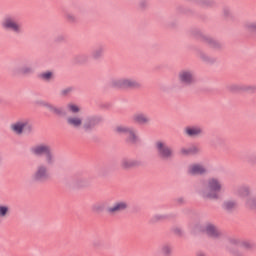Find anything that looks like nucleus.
<instances>
[{
    "instance_id": "nucleus-1",
    "label": "nucleus",
    "mask_w": 256,
    "mask_h": 256,
    "mask_svg": "<svg viewBox=\"0 0 256 256\" xmlns=\"http://www.w3.org/2000/svg\"><path fill=\"white\" fill-rule=\"evenodd\" d=\"M223 191V181L219 178H209L206 181L205 188L199 190L204 199H219V193Z\"/></svg>"
},
{
    "instance_id": "nucleus-2",
    "label": "nucleus",
    "mask_w": 256,
    "mask_h": 256,
    "mask_svg": "<svg viewBox=\"0 0 256 256\" xmlns=\"http://www.w3.org/2000/svg\"><path fill=\"white\" fill-rule=\"evenodd\" d=\"M31 153L33 155H44V163L46 165L55 164V154L51 151V146L48 144H38L31 148Z\"/></svg>"
},
{
    "instance_id": "nucleus-3",
    "label": "nucleus",
    "mask_w": 256,
    "mask_h": 256,
    "mask_svg": "<svg viewBox=\"0 0 256 256\" xmlns=\"http://www.w3.org/2000/svg\"><path fill=\"white\" fill-rule=\"evenodd\" d=\"M1 27L4 31H11L15 35L23 33V25L17 22L13 16H6L1 22Z\"/></svg>"
},
{
    "instance_id": "nucleus-4",
    "label": "nucleus",
    "mask_w": 256,
    "mask_h": 256,
    "mask_svg": "<svg viewBox=\"0 0 256 256\" xmlns=\"http://www.w3.org/2000/svg\"><path fill=\"white\" fill-rule=\"evenodd\" d=\"M111 85L115 89H139L141 83L131 78H117L111 81Z\"/></svg>"
},
{
    "instance_id": "nucleus-5",
    "label": "nucleus",
    "mask_w": 256,
    "mask_h": 256,
    "mask_svg": "<svg viewBox=\"0 0 256 256\" xmlns=\"http://www.w3.org/2000/svg\"><path fill=\"white\" fill-rule=\"evenodd\" d=\"M115 133H119L123 135L125 133L128 134V143H139V134H137V130L131 126L118 125L114 128Z\"/></svg>"
},
{
    "instance_id": "nucleus-6",
    "label": "nucleus",
    "mask_w": 256,
    "mask_h": 256,
    "mask_svg": "<svg viewBox=\"0 0 256 256\" xmlns=\"http://www.w3.org/2000/svg\"><path fill=\"white\" fill-rule=\"evenodd\" d=\"M51 165H48L44 162V164H40L37 166L36 171L32 175L33 181H36L37 183H41L43 181H47L51 177V174L49 173V167Z\"/></svg>"
},
{
    "instance_id": "nucleus-7",
    "label": "nucleus",
    "mask_w": 256,
    "mask_h": 256,
    "mask_svg": "<svg viewBox=\"0 0 256 256\" xmlns=\"http://www.w3.org/2000/svg\"><path fill=\"white\" fill-rule=\"evenodd\" d=\"M178 81L182 85H193L196 81L195 71L191 69H182L178 72Z\"/></svg>"
},
{
    "instance_id": "nucleus-8",
    "label": "nucleus",
    "mask_w": 256,
    "mask_h": 256,
    "mask_svg": "<svg viewBox=\"0 0 256 256\" xmlns=\"http://www.w3.org/2000/svg\"><path fill=\"white\" fill-rule=\"evenodd\" d=\"M155 149L158 151L161 159H172L174 153L173 149L167 145L164 141H157L155 143Z\"/></svg>"
},
{
    "instance_id": "nucleus-9",
    "label": "nucleus",
    "mask_w": 256,
    "mask_h": 256,
    "mask_svg": "<svg viewBox=\"0 0 256 256\" xmlns=\"http://www.w3.org/2000/svg\"><path fill=\"white\" fill-rule=\"evenodd\" d=\"M11 71L13 75H31L33 74V67L23 62H16Z\"/></svg>"
},
{
    "instance_id": "nucleus-10",
    "label": "nucleus",
    "mask_w": 256,
    "mask_h": 256,
    "mask_svg": "<svg viewBox=\"0 0 256 256\" xmlns=\"http://www.w3.org/2000/svg\"><path fill=\"white\" fill-rule=\"evenodd\" d=\"M239 195L245 199L246 206L249 207V209H256V196H251V190L248 187L241 188Z\"/></svg>"
},
{
    "instance_id": "nucleus-11",
    "label": "nucleus",
    "mask_w": 256,
    "mask_h": 256,
    "mask_svg": "<svg viewBox=\"0 0 256 256\" xmlns=\"http://www.w3.org/2000/svg\"><path fill=\"white\" fill-rule=\"evenodd\" d=\"M27 125H29L27 120H18L10 125V131H12L14 135L21 137V135L25 133Z\"/></svg>"
},
{
    "instance_id": "nucleus-12",
    "label": "nucleus",
    "mask_w": 256,
    "mask_h": 256,
    "mask_svg": "<svg viewBox=\"0 0 256 256\" xmlns=\"http://www.w3.org/2000/svg\"><path fill=\"white\" fill-rule=\"evenodd\" d=\"M83 117L79 115L69 116L66 119V123L72 129H83Z\"/></svg>"
},
{
    "instance_id": "nucleus-13",
    "label": "nucleus",
    "mask_w": 256,
    "mask_h": 256,
    "mask_svg": "<svg viewBox=\"0 0 256 256\" xmlns=\"http://www.w3.org/2000/svg\"><path fill=\"white\" fill-rule=\"evenodd\" d=\"M184 135H186V137H191L192 139L201 137V135H203V128L201 126H187L184 129Z\"/></svg>"
},
{
    "instance_id": "nucleus-14",
    "label": "nucleus",
    "mask_w": 256,
    "mask_h": 256,
    "mask_svg": "<svg viewBox=\"0 0 256 256\" xmlns=\"http://www.w3.org/2000/svg\"><path fill=\"white\" fill-rule=\"evenodd\" d=\"M188 173L190 175H205L207 173V167L203 164H192L188 167Z\"/></svg>"
},
{
    "instance_id": "nucleus-15",
    "label": "nucleus",
    "mask_w": 256,
    "mask_h": 256,
    "mask_svg": "<svg viewBox=\"0 0 256 256\" xmlns=\"http://www.w3.org/2000/svg\"><path fill=\"white\" fill-rule=\"evenodd\" d=\"M129 207V204L125 201H118L115 202L112 206L108 207L107 211L108 213L115 214V213H121V211H125Z\"/></svg>"
},
{
    "instance_id": "nucleus-16",
    "label": "nucleus",
    "mask_w": 256,
    "mask_h": 256,
    "mask_svg": "<svg viewBox=\"0 0 256 256\" xmlns=\"http://www.w3.org/2000/svg\"><path fill=\"white\" fill-rule=\"evenodd\" d=\"M132 121L137 123V125H149V123H151V118L144 113L138 112L132 116Z\"/></svg>"
},
{
    "instance_id": "nucleus-17",
    "label": "nucleus",
    "mask_w": 256,
    "mask_h": 256,
    "mask_svg": "<svg viewBox=\"0 0 256 256\" xmlns=\"http://www.w3.org/2000/svg\"><path fill=\"white\" fill-rule=\"evenodd\" d=\"M204 233L208 235V237H211L212 239H217L218 237H221V231L215 225L213 224H206L204 227Z\"/></svg>"
},
{
    "instance_id": "nucleus-18",
    "label": "nucleus",
    "mask_w": 256,
    "mask_h": 256,
    "mask_svg": "<svg viewBox=\"0 0 256 256\" xmlns=\"http://www.w3.org/2000/svg\"><path fill=\"white\" fill-rule=\"evenodd\" d=\"M97 123H99V119H97V117L89 116L85 120H83L82 129H85L86 131L89 129H93V127H95Z\"/></svg>"
},
{
    "instance_id": "nucleus-19",
    "label": "nucleus",
    "mask_w": 256,
    "mask_h": 256,
    "mask_svg": "<svg viewBox=\"0 0 256 256\" xmlns=\"http://www.w3.org/2000/svg\"><path fill=\"white\" fill-rule=\"evenodd\" d=\"M139 161L131 158H124L121 161L122 169H133L134 167H139Z\"/></svg>"
},
{
    "instance_id": "nucleus-20",
    "label": "nucleus",
    "mask_w": 256,
    "mask_h": 256,
    "mask_svg": "<svg viewBox=\"0 0 256 256\" xmlns=\"http://www.w3.org/2000/svg\"><path fill=\"white\" fill-rule=\"evenodd\" d=\"M38 77L41 79V81L49 83V81H53V79H55V73L53 71H45L40 73Z\"/></svg>"
},
{
    "instance_id": "nucleus-21",
    "label": "nucleus",
    "mask_w": 256,
    "mask_h": 256,
    "mask_svg": "<svg viewBox=\"0 0 256 256\" xmlns=\"http://www.w3.org/2000/svg\"><path fill=\"white\" fill-rule=\"evenodd\" d=\"M42 106L46 107V109H49L51 113H54L55 115H63V109L57 108V106H54L49 102H42Z\"/></svg>"
},
{
    "instance_id": "nucleus-22",
    "label": "nucleus",
    "mask_w": 256,
    "mask_h": 256,
    "mask_svg": "<svg viewBox=\"0 0 256 256\" xmlns=\"http://www.w3.org/2000/svg\"><path fill=\"white\" fill-rule=\"evenodd\" d=\"M243 28L248 33H256V21L248 20L244 22Z\"/></svg>"
},
{
    "instance_id": "nucleus-23",
    "label": "nucleus",
    "mask_w": 256,
    "mask_h": 256,
    "mask_svg": "<svg viewBox=\"0 0 256 256\" xmlns=\"http://www.w3.org/2000/svg\"><path fill=\"white\" fill-rule=\"evenodd\" d=\"M232 91H255L254 86H246L241 84H235L231 86Z\"/></svg>"
},
{
    "instance_id": "nucleus-24",
    "label": "nucleus",
    "mask_w": 256,
    "mask_h": 256,
    "mask_svg": "<svg viewBox=\"0 0 256 256\" xmlns=\"http://www.w3.org/2000/svg\"><path fill=\"white\" fill-rule=\"evenodd\" d=\"M11 213V208L8 205L0 204V219H7Z\"/></svg>"
},
{
    "instance_id": "nucleus-25",
    "label": "nucleus",
    "mask_w": 256,
    "mask_h": 256,
    "mask_svg": "<svg viewBox=\"0 0 256 256\" xmlns=\"http://www.w3.org/2000/svg\"><path fill=\"white\" fill-rule=\"evenodd\" d=\"M66 111H68V113H80L81 112V106L75 104V103H68L66 105Z\"/></svg>"
},
{
    "instance_id": "nucleus-26",
    "label": "nucleus",
    "mask_w": 256,
    "mask_h": 256,
    "mask_svg": "<svg viewBox=\"0 0 256 256\" xmlns=\"http://www.w3.org/2000/svg\"><path fill=\"white\" fill-rule=\"evenodd\" d=\"M181 155H191V153H199V148L193 146L189 148H181L180 149Z\"/></svg>"
},
{
    "instance_id": "nucleus-27",
    "label": "nucleus",
    "mask_w": 256,
    "mask_h": 256,
    "mask_svg": "<svg viewBox=\"0 0 256 256\" xmlns=\"http://www.w3.org/2000/svg\"><path fill=\"white\" fill-rule=\"evenodd\" d=\"M224 209L231 211V209H235L237 207V202L235 200H227L223 203Z\"/></svg>"
},
{
    "instance_id": "nucleus-28",
    "label": "nucleus",
    "mask_w": 256,
    "mask_h": 256,
    "mask_svg": "<svg viewBox=\"0 0 256 256\" xmlns=\"http://www.w3.org/2000/svg\"><path fill=\"white\" fill-rule=\"evenodd\" d=\"M161 253L164 256H169V255H171V253H173V248L169 244H164L161 247Z\"/></svg>"
},
{
    "instance_id": "nucleus-29",
    "label": "nucleus",
    "mask_w": 256,
    "mask_h": 256,
    "mask_svg": "<svg viewBox=\"0 0 256 256\" xmlns=\"http://www.w3.org/2000/svg\"><path fill=\"white\" fill-rule=\"evenodd\" d=\"M104 53L103 48H98L93 52V57H95V59H99V57H102Z\"/></svg>"
},
{
    "instance_id": "nucleus-30",
    "label": "nucleus",
    "mask_w": 256,
    "mask_h": 256,
    "mask_svg": "<svg viewBox=\"0 0 256 256\" xmlns=\"http://www.w3.org/2000/svg\"><path fill=\"white\" fill-rule=\"evenodd\" d=\"M105 205L104 204H96L93 206V211L99 212V211H103Z\"/></svg>"
},
{
    "instance_id": "nucleus-31",
    "label": "nucleus",
    "mask_w": 256,
    "mask_h": 256,
    "mask_svg": "<svg viewBox=\"0 0 256 256\" xmlns=\"http://www.w3.org/2000/svg\"><path fill=\"white\" fill-rule=\"evenodd\" d=\"M66 19H67V21H69L70 23H73V22H75L76 21V17H75V15H73V14H67L66 15Z\"/></svg>"
},
{
    "instance_id": "nucleus-32",
    "label": "nucleus",
    "mask_w": 256,
    "mask_h": 256,
    "mask_svg": "<svg viewBox=\"0 0 256 256\" xmlns=\"http://www.w3.org/2000/svg\"><path fill=\"white\" fill-rule=\"evenodd\" d=\"M71 91H73V88H65L61 91V95H69V93H71Z\"/></svg>"
},
{
    "instance_id": "nucleus-33",
    "label": "nucleus",
    "mask_w": 256,
    "mask_h": 256,
    "mask_svg": "<svg viewBox=\"0 0 256 256\" xmlns=\"http://www.w3.org/2000/svg\"><path fill=\"white\" fill-rule=\"evenodd\" d=\"M200 57L203 61H209V56L205 53H200Z\"/></svg>"
},
{
    "instance_id": "nucleus-34",
    "label": "nucleus",
    "mask_w": 256,
    "mask_h": 256,
    "mask_svg": "<svg viewBox=\"0 0 256 256\" xmlns=\"http://www.w3.org/2000/svg\"><path fill=\"white\" fill-rule=\"evenodd\" d=\"M139 7H141V9L147 7V1H145V0L140 1L139 2Z\"/></svg>"
},
{
    "instance_id": "nucleus-35",
    "label": "nucleus",
    "mask_w": 256,
    "mask_h": 256,
    "mask_svg": "<svg viewBox=\"0 0 256 256\" xmlns=\"http://www.w3.org/2000/svg\"><path fill=\"white\" fill-rule=\"evenodd\" d=\"M210 43H213V40H210Z\"/></svg>"
}]
</instances>
